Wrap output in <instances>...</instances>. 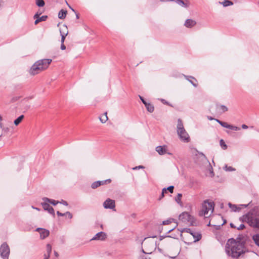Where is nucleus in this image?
<instances>
[{
  "label": "nucleus",
  "mask_w": 259,
  "mask_h": 259,
  "mask_svg": "<svg viewBox=\"0 0 259 259\" xmlns=\"http://www.w3.org/2000/svg\"><path fill=\"white\" fill-rule=\"evenodd\" d=\"M215 120L221 125V123L223 122V121L219 120V119H215Z\"/></svg>",
  "instance_id": "obj_53"
},
{
  "label": "nucleus",
  "mask_w": 259,
  "mask_h": 259,
  "mask_svg": "<svg viewBox=\"0 0 259 259\" xmlns=\"http://www.w3.org/2000/svg\"><path fill=\"white\" fill-rule=\"evenodd\" d=\"M59 203H62L65 206L68 205V203L66 201H64V200H62V201L59 202Z\"/></svg>",
  "instance_id": "obj_45"
},
{
  "label": "nucleus",
  "mask_w": 259,
  "mask_h": 259,
  "mask_svg": "<svg viewBox=\"0 0 259 259\" xmlns=\"http://www.w3.org/2000/svg\"><path fill=\"white\" fill-rule=\"evenodd\" d=\"M230 227L232 228H236L238 230H241L245 228V226L243 224H240L239 226H235L234 224L230 223Z\"/></svg>",
  "instance_id": "obj_26"
},
{
  "label": "nucleus",
  "mask_w": 259,
  "mask_h": 259,
  "mask_svg": "<svg viewBox=\"0 0 259 259\" xmlns=\"http://www.w3.org/2000/svg\"><path fill=\"white\" fill-rule=\"evenodd\" d=\"M182 197V194L178 193L177 197L175 198V200L178 203L181 204L182 203V202H181V198Z\"/></svg>",
  "instance_id": "obj_32"
},
{
  "label": "nucleus",
  "mask_w": 259,
  "mask_h": 259,
  "mask_svg": "<svg viewBox=\"0 0 259 259\" xmlns=\"http://www.w3.org/2000/svg\"><path fill=\"white\" fill-rule=\"evenodd\" d=\"M41 205L45 210L48 211L49 213L53 215L54 218L55 216V211L54 208L51 206L49 203L47 201H44L41 203Z\"/></svg>",
  "instance_id": "obj_9"
},
{
  "label": "nucleus",
  "mask_w": 259,
  "mask_h": 259,
  "mask_svg": "<svg viewBox=\"0 0 259 259\" xmlns=\"http://www.w3.org/2000/svg\"><path fill=\"white\" fill-rule=\"evenodd\" d=\"M177 132L180 139L185 143H188L190 141V138L187 131L184 128L181 119L178 120Z\"/></svg>",
  "instance_id": "obj_4"
},
{
  "label": "nucleus",
  "mask_w": 259,
  "mask_h": 259,
  "mask_svg": "<svg viewBox=\"0 0 259 259\" xmlns=\"http://www.w3.org/2000/svg\"><path fill=\"white\" fill-rule=\"evenodd\" d=\"M185 78L189 80L194 87H196L197 86V80L194 77L185 76Z\"/></svg>",
  "instance_id": "obj_18"
},
{
  "label": "nucleus",
  "mask_w": 259,
  "mask_h": 259,
  "mask_svg": "<svg viewBox=\"0 0 259 259\" xmlns=\"http://www.w3.org/2000/svg\"><path fill=\"white\" fill-rule=\"evenodd\" d=\"M224 169L226 171H231L235 170V169L233 168L232 167H231V166H228L227 165H226L225 166V167H224Z\"/></svg>",
  "instance_id": "obj_34"
},
{
  "label": "nucleus",
  "mask_w": 259,
  "mask_h": 259,
  "mask_svg": "<svg viewBox=\"0 0 259 259\" xmlns=\"http://www.w3.org/2000/svg\"><path fill=\"white\" fill-rule=\"evenodd\" d=\"M156 151L159 155H164L167 153V146L166 145L157 146Z\"/></svg>",
  "instance_id": "obj_16"
},
{
  "label": "nucleus",
  "mask_w": 259,
  "mask_h": 259,
  "mask_svg": "<svg viewBox=\"0 0 259 259\" xmlns=\"http://www.w3.org/2000/svg\"><path fill=\"white\" fill-rule=\"evenodd\" d=\"M144 168V167L143 166L139 165V166L133 167V170H136V169H140V168Z\"/></svg>",
  "instance_id": "obj_43"
},
{
  "label": "nucleus",
  "mask_w": 259,
  "mask_h": 259,
  "mask_svg": "<svg viewBox=\"0 0 259 259\" xmlns=\"http://www.w3.org/2000/svg\"><path fill=\"white\" fill-rule=\"evenodd\" d=\"M99 119H100V121L102 123H105L107 121V120L108 119V116L107 115V112H105L104 114L102 115L99 117Z\"/></svg>",
  "instance_id": "obj_23"
},
{
  "label": "nucleus",
  "mask_w": 259,
  "mask_h": 259,
  "mask_svg": "<svg viewBox=\"0 0 259 259\" xmlns=\"http://www.w3.org/2000/svg\"><path fill=\"white\" fill-rule=\"evenodd\" d=\"M35 19H36V20H35V22H34V24H35V25H36V24H38L40 21H39V19H38V18H35Z\"/></svg>",
  "instance_id": "obj_51"
},
{
  "label": "nucleus",
  "mask_w": 259,
  "mask_h": 259,
  "mask_svg": "<svg viewBox=\"0 0 259 259\" xmlns=\"http://www.w3.org/2000/svg\"><path fill=\"white\" fill-rule=\"evenodd\" d=\"M190 234H191L192 235L191 236L192 237L194 243L199 241L201 239L202 236L199 232L195 231L191 229Z\"/></svg>",
  "instance_id": "obj_11"
},
{
  "label": "nucleus",
  "mask_w": 259,
  "mask_h": 259,
  "mask_svg": "<svg viewBox=\"0 0 259 259\" xmlns=\"http://www.w3.org/2000/svg\"><path fill=\"white\" fill-rule=\"evenodd\" d=\"M229 129L230 130H234V131H238L239 130L240 128L237 126H234V125H230V127H229Z\"/></svg>",
  "instance_id": "obj_37"
},
{
  "label": "nucleus",
  "mask_w": 259,
  "mask_h": 259,
  "mask_svg": "<svg viewBox=\"0 0 259 259\" xmlns=\"http://www.w3.org/2000/svg\"><path fill=\"white\" fill-rule=\"evenodd\" d=\"M144 245H145V247H148L150 248L151 251L150 252H145L144 249H143L142 250L143 252L144 253H147V254L151 253V250H152L155 248L156 243L153 241H149V240L145 241V242L144 243Z\"/></svg>",
  "instance_id": "obj_13"
},
{
  "label": "nucleus",
  "mask_w": 259,
  "mask_h": 259,
  "mask_svg": "<svg viewBox=\"0 0 259 259\" xmlns=\"http://www.w3.org/2000/svg\"><path fill=\"white\" fill-rule=\"evenodd\" d=\"M174 187L173 186H170L167 188V190L172 193L174 191Z\"/></svg>",
  "instance_id": "obj_42"
},
{
  "label": "nucleus",
  "mask_w": 259,
  "mask_h": 259,
  "mask_svg": "<svg viewBox=\"0 0 259 259\" xmlns=\"http://www.w3.org/2000/svg\"><path fill=\"white\" fill-rule=\"evenodd\" d=\"M247 250L244 243L233 238L228 240L225 245V251L228 256L237 259L243 255Z\"/></svg>",
  "instance_id": "obj_1"
},
{
  "label": "nucleus",
  "mask_w": 259,
  "mask_h": 259,
  "mask_svg": "<svg viewBox=\"0 0 259 259\" xmlns=\"http://www.w3.org/2000/svg\"><path fill=\"white\" fill-rule=\"evenodd\" d=\"M242 223L246 222L253 228H259V207H255L239 218Z\"/></svg>",
  "instance_id": "obj_2"
},
{
  "label": "nucleus",
  "mask_w": 259,
  "mask_h": 259,
  "mask_svg": "<svg viewBox=\"0 0 259 259\" xmlns=\"http://www.w3.org/2000/svg\"><path fill=\"white\" fill-rule=\"evenodd\" d=\"M240 206H244V207H246L248 206V204H241L240 205Z\"/></svg>",
  "instance_id": "obj_54"
},
{
  "label": "nucleus",
  "mask_w": 259,
  "mask_h": 259,
  "mask_svg": "<svg viewBox=\"0 0 259 259\" xmlns=\"http://www.w3.org/2000/svg\"><path fill=\"white\" fill-rule=\"evenodd\" d=\"M0 127L1 128H3V124H2L1 121H0Z\"/></svg>",
  "instance_id": "obj_55"
},
{
  "label": "nucleus",
  "mask_w": 259,
  "mask_h": 259,
  "mask_svg": "<svg viewBox=\"0 0 259 259\" xmlns=\"http://www.w3.org/2000/svg\"><path fill=\"white\" fill-rule=\"evenodd\" d=\"M54 253H55V255L56 256H57V257L58 256V255H59L58 253L56 251H55Z\"/></svg>",
  "instance_id": "obj_57"
},
{
  "label": "nucleus",
  "mask_w": 259,
  "mask_h": 259,
  "mask_svg": "<svg viewBox=\"0 0 259 259\" xmlns=\"http://www.w3.org/2000/svg\"><path fill=\"white\" fill-rule=\"evenodd\" d=\"M2 120V117L0 115V121Z\"/></svg>",
  "instance_id": "obj_62"
},
{
  "label": "nucleus",
  "mask_w": 259,
  "mask_h": 259,
  "mask_svg": "<svg viewBox=\"0 0 259 259\" xmlns=\"http://www.w3.org/2000/svg\"><path fill=\"white\" fill-rule=\"evenodd\" d=\"M214 204L213 201L208 200H204L202 204V208L199 212V215L206 217L209 211H210L211 213H212L214 210Z\"/></svg>",
  "instance_id": "obj_5"
},
{
  "label": "nucleus",
  "mask_w": 259,
  "mask_h": 259,
  "mask_svg": "<svg viewBox=\"0 0 259 259\" xmlns=\"http://www.w3.org/2000/svg\"><path fill=\"white\" fill-rule=\"evenodd\" d=\"M45 259H48V257H45Z\"/></svg>",
  "instance_id": "obj_64"
},
{
  "label": "nucleus",
  "mask_w": 259,
  "mask_h": 259,
  "mask_svg": "<svg viewBox=\"0 0 259 259\" xmlns=\"http://www.w3.org/2000/svg\"><path fill=\"white\" fill-rule=\"evenodd\" d=\"M140 98L144 105L147 103L145 101L142 97L140 96Z\"/></svg>",
  "instance_id": "obj_48"
},
{
  "label": "nucleus",
  "mask_w": 259,
  "mask_h": 259,
  "mask_svg": "<svg viewBox=\"0 0 259 259\" xmlns=\"http://www.w3.org/2000/svg\"><path fill=\"white\" fill-rule=\"evenodd\" d=\"M69 8L73 11H74V9H73L72 8H71V7L69 6Z\"/></svg>",
  "instance_id": "obj_63"
},
{
  "label": "nucleus",
  "mask_w": 259,
  "mask_h": 259,
  "mask_svg": "<svg viewBox=\"0 0 259 259\" xmlns=\"http://www.w3.org/2000/svg\"><path fill=\"white\" fill-rule=\"evenodd\" d=\"M10 248L7 243L5 242L0 247V254L3 259H8L10 254Z\"/></svg>",
  "instance_id": "obj_8"
},
{
  "label": "nucleus",
  "mask_w": 259,
  "mask_h": 259,
  "mask_svg": "<svg viewBox=\"0 0 259 259\" xmlns=\"http://www.w3.org/2000/svg\"><path fill=\"white\" fill-rule=\"evenodd\" d=\"M219 4L222 5L224 7L232 6L233 5V2L229 0H224L222 2H220Z\"/></svg>",
  "instance_id": "obj_21"
},
{
  "label": "nucleus",
  "mask_w": 259,
  "mask_h": 259,
  "mask_svg": "<svg viewBox=\"0 0 259 259\" xmlns=\"http://www.w3.org/2000/svg\"><path fill=\"white\" fill-rule=\"evenodd\" d=\"M196 24L195 21L192 19H187L185 23V26L188 28H191L194 26H195Z\"/></svg>",
  "instance_id": "obj_17"
},
{
  "label": "nucleus",
  "mask_w": 259,
  "mask_h": 259,
  "mask_svg": "<svg viewBox=\"0 0 259 259\" xmlns=\"http://www.w3.org/2000/svg\"><path fill=\"white\" fill-rule=\"evenodd\" d=\"M220 144L221 147L224 149L226 150L227 148V145L223 139H221L220 141Z\"/></svg>",
  "instance_id": "obj_33"
},
{
  "label": "nucleus",
  "mask_w": 259,
  "mask_h": 259,
  "mask_svg": "<svg viewBox=\"0 0 259 259\" xmlns=\"http://www.w3.org/2000/svg\"><path fill=\"white\" fill-rule=\"evenodd\" d=\"M24 118V115H22L18 117L16 119L14 120V124L16 125H18L22 120V119Z\"/></svg>",
  "instance_id": "obj_27"
},
{
  "label": "nucleus",
  "mask_w": 259,
  "mask_h": 259,
  "mask_svg": "<svg viewBox=\"0 0 259 259\" xmlns=\"http://www.w3.org/2000/svg\"><path fill=\"white\" fill-rule=\"evenodd\" d=\"M252 239L255 243L258 246H259V234H256L253 236Z\"/></svg>",
  "instance_id": "obj_28"
},
{
  "label": "nucleus",
  "mask_w": 259,
  "mask_h": 259,
  "mask_svg": "<svg viewBox=\"0 0 259 259\" xmlns=\"http://www.w3.org/2000/svg\"><path fill=\"white\" fill-rule=\"evenodd\" d=\"M173 221H174L173 219H169L167 220L163 221L162 224L163 225H168V224L171 223L172 222H173Z\"/></svg>",
  "instance_id": "obj_36"
},
{
  "label": "nucleus",
  "mask_w": 259,
  "mask_h": 259,
  "mask_svg": "<svg viewBox=\"0 0 259 259\" xmlns=\"http://www.w3.org/2000/svg\"><path fill=\"white\" fill-rule=\"evenodd\" d=\"M103 206L106 209H113L115 208V201L111 199H107L103 203Z\"/></svg>",
  "instance_id": "obj_10"
},
{
  "label": "nucleus",
  "mask_w": 259,
  "mask_h": 259,
  "mask_svg": "<svg viewBox=\"0 0 259 259\" xmlns=\"http://www.w3.org/2000/svg\"><path fill=\"white\" fill-rule=\"evenodd\" d=\"M52 62L51 59H45L36 61L31 67L29 73L32 75L38 74L46 69Z\"/></svg>",
  "instance_id": "obj_3"
},
{
  "label": "nucleus",
  "mask_w": 259,
  "mask_h": 259,
  "mask_svg": "<svg viewBox=\"0 0 259 259\" xmlns=\"http://www.w3.org/2000/svg\"><path fill=\"white\" fill-rule=\"evenodd\" d=\"M181 232V237L186 244H191L193 242L191 234H190L191 229L183 228L179 229Z\"/></svg>",
  "instance_id": "obj_7"
},
{
  "label": "nucleus",
  "mask_w": 259,
  "mask_h": 259,
  "mask_svg": "<svg viewBox=\"0 0 259 259\" xmlns=\"http://www.w3.org/2000/svg\"><path fill=\"white\" fill-rule=\"evenodd\" d=\"M161 101L164 104L168 105V103L164 99H161Z\"/></svg>",
  "instance_id": "obj_49"
},
{
  "label": "nucleus",
  "mask_w": 259,
  "mask_h": 259,
  "mask_svg": "<svg viewBox=\"0 0 259 259\" xmlns=\"http://www.w3.org/2000/svg\"><path fill=\"white\" fill-rule=\"evenodd\" d=\"M106 238V234L103 232H100L95 235L92 240H104Z\"/></svg>",
  "instance_id": "obj_14"
},
{
  "label": "nucleus",
  "mask_w": 259,
  "mask_h": 259,
  "mask_svg": "<svg viewBox=\"0 0 259 259\" xmlns=\"http://www.w3.org/2000/svg\"><path fill=\"white\" fill-rule=\"evenodd\" d=\"M76 17L77 19L79 18V15L78 14H76Z\"/></svg>",
  "instance_id": "obj_60"
},
{
  "label": "nucleus",
  "mask_w": 259,
  "mask_h": 259,
  "mask_svg": "<svg viewBox=\"0 0 259 259\" xmlns=\"http://www.w3.org/2000/svg\"><path fill=\"white\" fill-rule=\"evenodd\" d=\"M228 205L232 210L235 212L239 211L241 209L240 207L238 206L235 204H232L231 203H229Z\"/></svg>",
  "instance_id": "obj_20"
},
{
  "label": "nucleus",
  "mask_w": 259,
  "mask_h": 259,
  "mask_svg": "<svg viewBox=\"0 0 259 259\" xmlns=\"http://www.w3.org/2000/svg\"><path fill=\"white\" fill-rule=\"evenodd\" d=\"M111 182V180L110 179H107L105 181H96V182H94L92 184V188L93 189H95L101 185H105L106 183H110Z\"/></svg>",
  "instance_id": "obj_12"
},
{
  "label": "nucleus",
  "mask_w": 259,
  "mask_h": 259,
  "mask_svg": "<svg viewBox=\"0 0 259 259\" xmlns=\"http://www.w3.org/2000/svg\"><path fill=\"white\" fill-rule=\"evenodd\" d=\"M36 4L38 7H41L45 5V2L44 0H35Z\"/></svg>",
  "instance_id": "obj_31"
},
{
  "label": "nucleus",
  "mask_w": 259,
  "mask_h": 259,
  "mask_svg": "<svg viewBox=\"0 0 259 259\" xmlns=\"http://www.w3.org/2000/svg\"><path fill=\"white\" fill-rule=\"evenodd\" d=\"M179 5L186 8L187 5L182 0H174Z\"/></svg>",
  "instance_id": "obj_30"
},
{
  "label": "nucleus",
  "mask_w": 259,
  "mask_h": 259,
  "mask_svg": "<svg viewBox=\"0 0 259 259\" xmlns=\"http://www.w3.org/2000/svg\"><path fill=\"white\" fill-rule=\"evenodd\" d=\"M47 16H42L41 17H39V14L38 13L35 14L34 16V19L38 18L40 22L46 21L47 19Z\"/></svg>",
  "instance_id": "obj_24"
},
{
  "label": "nucleus",
  "mask_w": 259,
  "mask_h": 259,
  "mask_svg": "<svg viewBox=\"0 0 259 259\" xmlns=\"http://www.w3.org/2000/svg\"><path fill=\"white\" fill-rule=\"evenodd\" d=\"M179 220L182 222L191 226H195L196 222L195 218L187 212H183L179 215Z\"/></svg>",
  "instance_id": "obj_6"
},
{
  "label": "nucleus",
  "mask_w": 259,
  "mask_h": 259,
  "mask_svg": "<svg viewBox=\"0 0 259 259\" xmlns=\"http://www.w3.org/2000/svg\"><path fill=\"white\" fill-rule=\"evenodd\" d=\"M35 19H36V20H35V22H34V24H35V25H36V24H38L40 21H39V19H38V18H35Z\"/></svg>",
  "instance_id": "obj_50"
},
{
  "label": "nucleus",
  "mask_w": 259,
  "mask_h": 259,
  "mask_svg": "<svg viewBox=\"0 0 259 259\" xmlns=\"http://www.w3.org/2000/svg\"><path fill=\"white\" fill-rule=\"evenodd\" d=\"M47 252L48 253V257H49L50 256V254L52 251V246L50 244H48L47 245Z\"/></svg>",
  "instance_id": "obj_35"
},
{
  "label": "nucleus",
  "mask_w": 259,
  "mask_h": 259,
  "mask_svg": "<svg viewBox=\"0 0 259 259\" xmlns=\"http://www.w3.org/2000/svg\"><path fill=\"white\" fill-rule=\"evenodd\" d=\"M42 200L44 201H47L48 203H50L51 204H53V205H56L57 204L59 203V201H56L53 199H50L47 197H44L42 198Z\"/></svg>",
  "instance_id": "obj_19"
},
{
  "label": "nucleus",
  "mask_w": 259,
  "mask_h": 259,
  "mask_svg": "<svg viewBox=\"0 0 259 259\" xmlns=\"http://www.w3.org/2000/svg\"><path fill=\"white\" fill-rule=\"evenodd\" d=\"M220 108L222 110L223 112H225L228 110L227 107L224 105H221Z\"/></svg>",
  "instance_id": "obj_40"
},
{
  "label": "nucleus",
  "mask_w": 259,
  "mask_h": 259,
  "mask_svg": "<svg viewBox=\"0 0 259 259\" xmlns=\"http://www.w3.org/2000/svg\"><path fill=\"white\" fill-rule=\"evenodd\" d=\"M167 153V154H168V155H172V153H170V152H167V153Z\"/></svg>",
  "instance_id": "obj_61"
},
{
  "label": "nucleus",
  "mask_w": 259,
  "mask_h": 259,
  "mask_svg": "<svg viewBox=\"0 0 259 259\" xmlns=\"http://www.w3.org/2000/svg\"><path fill=\"white\" fill-rule=\"evenodd\" d=\"M57 214L58 216H64L65 215V213H61L60 212V211H57Z\"/></svg>",
  "instance_id": "obj_44"
},
{
  "label": "nucleus",
  "mask_w": 259,
  "mask_h": 259,
  "mask_svg": "<svg viewBox=\"0 0 259 259\" xmlns=\"http://www.w3.org/2000/svg\"><path fill=\"white\" fill-rule=\"evenodd\" d=\"M66 14H67L66 11L61 10V11H60V12L58 13L59 18L61 19H64L66 17Z\"/></svg>",
  "instance_id": "obj_22"
},
{
  "label": "nucleus",
  "mask_w": 259,
  "mask_h": 259,
  "mask_svg": "<svg viewBox=\"0 0 259 259\" xmlns=\"http://www.w3.org/2000/svg\"><path fill=\"white\" fill-rule=\"evenodd\" d=\"M203 158H204L205 159H206V157H205V156L204 155H203V154H202Z\"/></svg>",
  "instance_id": "obj_58"
},
{
  "label": "nucleus",
  "mask_w": 259,
  "mask_h": 259,
  "mask_svg": "<svg viewBox=\"0 0 259 259\" xmlns=\"http://www.w3.org/2000/svg\"><path fill=\"white\" fill-rule=\"evenodd\" d=\"M65 215L67 216L69 219H71L72 218V214L69 211L66 212L65 213Z\"/></svg>",
  "instance_id": "obj_41"
},
{
  "label": "nucleus",
  "mask_w": 259,
  "mask_h": 259,
  "mask_svg": "<svg viewBox=\"0 0 259 259\" xmlns=\"http://www.w3.org/2000/svg\"><path fill=\"white\" fill-rule=\"evenodd\" d=\"M36 231L39 232L40 238L42 239L47 237L50 234L49 230L40 228H37Z\"/></svg>",
  "instance_id": "obj_15"
},
{
  "label": "nucleus",
  "mask_w": 259,
  "mask_h": 259,
  "mask_svg": "<svg viewBox=\"0 0 259 259\" xmlns=\"http://www.w3.org/2000/svg\"><path fill=\"white\" fill-rule=\"evenodd\" d=\"M230 125V124H229L228 123H227L226 122H223L221 123V125H222L223 127H226L227 128H229Z\"/></svg>",
  "instance_id": "obj_38"
},
{
  "label": "nucleus",
  "mask_w": 259,
  "mask_h": 259,
  "mask_svg": "<svg viewBox=\"0 0 259 259\" xmlns=\"http://www.w3.org/2000/svg\"><path fill=\"white\" fill-rule=\"evenodd\" d=\"M35 209H36V210H38V211H39V210H40V209H39V208H37V207H35Z\"/></svg>",
  "instance_id": "obj_59"
},
{
  "label": "nucleus",
  "mask_w": 259,
  "mask_h": 259,
  "mask_svg": "<svg viewBox=\"0 0 259 259\" xmlns=\"http://www.w3.org/2000/svg\"><path fill=\"white\" fill-rule=\"evenodd\" d=\"M215 219L216 220H219H219H221V221H223V223H221L220 225H218L219 226H223V225H224L225 223H226V220H224V219H223V218L222 216H221V215H218V216H217V217L215 218Z\"/></svg>",
  "instance_id": "obj_29"
},
{
  "label": "nucleus",
  "mask_w": 259,
  "mask_h": 259,
  "mask_svg": "<svg viewBox=\"0 0 259 259\" xmlns=\"http://www.w3.org/2000/svg\"><path fill=\"white\" fill-rule=\"evenodd\" d=\"M60 48H61V49L62 50H64L66 49V47H65V46L64 45V43H63V44H62V43H61Z\"/></svg>",
  "instance_id": "obj_47"
},
{
  "label": "nucleus",
  "mask_w": 259,
  "mask_h": 259,
  "mask_svg": "<svg viewBox=\"0 0 259 259\" xmlns=\"http://www.w3.org/2000/svg\"><path fill=\"white\" fill-rule=\"evenodd\" d=\"M164 190H165V188H163L162 189L161 197L159 198V200H160L162 198L164 197Z\"/></svg>",
  "instance_id": "obj_46"
},
{
  "label": "nucleus",
  "mask_w": 259,
  "mask_h": 259,
  "mask_svg": "<svg viewBox=\"0 0 259 259\" xmlns=\"http://www.w3.org/2000/svg\"><path fill=\"white\" fill-rule=\"evenodd\" d=\"M242 128L243 129H247L248 128V126L246 124H242Z\"/></svg>",
  "instance_id": "obj_52"
},
{
  "label": "nucleus",
  "mask_w": 259,
  "mask_h": 259,
  "mask_svg": "<svg viewBox=\"0 0 259 259\" xmlns=\"http://www.w3.org/2000/svg\"><path fill=\"white\" fill-rule=\"evenodd\" d=\"M162 2L174 1V0H160Z\"/></svg>",
  "instance_id": "obj_56"
},
{
  "label": "nucleus",
  "mask_w": 259,
  "mask_h": 259,
  "mask_svg": "<svg viewBox=\"0 0 259 259\" xmlns=\"http://www.w3.org/2000/svg\"><path fill=\"white\" fill-rule=\"evenodd\" d=\"M61 43L63 44L65 39V37L67 35V34H61Z\"/></svg>",
  "instance_id": "obj_39"
},
{
  "label": "nucleus",
  "mask_w": 259,
  "mask_h": 259,
  "mask_svg": "<svg viewBox=\"0 0 259 259\" xmlns=\"http://www.w3.org/2000/svg\"><path fill=\"white\" fill-rule=\"evenodd\" d=\"M145 106L147 110L149 112H150L151 113L153 112L154 108V106L152 104L147 103L146 104H145Z\"/></svg>",
  "instance_id": "obj_25"
}]
</instances>
